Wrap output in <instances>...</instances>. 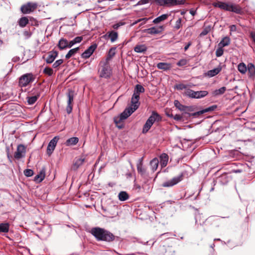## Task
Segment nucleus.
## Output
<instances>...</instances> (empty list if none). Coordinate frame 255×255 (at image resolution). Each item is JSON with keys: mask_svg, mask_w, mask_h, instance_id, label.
<instances>
[{"mask_svg": "<svg viewBox=\"0 0 255 255\" xmlns=\"http://www.w3.org/2000/svg\"><path fill=\"white\" fill-rule=\"evenodd\" d=\"M152 125L153 124H152L150 122H149V121L147 120L143 126L142 132L143 133H146L147 132Z\"/></svg>", "mask_w": 255, "mask_h": 255, "instance_id": "obj_46", "label": "nucleus"}, {"mask_svg": "<svg viewBox=\"0 0 255 255\" xmlns=\"http://www.w3.org/2000/svg\"><path fill=\"white\" fill-rule=\"evenodd\" d=\"M189 12L192 16H194L196 13V11L194 9H191L190 10Z\"/></svg>", "mask_w": 255, "mask_h": 255, "instance_id": "obj_64", "label": "nucleus"}, {"mask_svg": "<svg viewBox=\"0 0 255 255\" xmlns=\"http://www.w3.org/2000/svg\"><path fill=\"white\" fill-rule=\"evenodd\" d=\"M83 40L82 36L76 37L74 39L69 42V48L72 47L74 44L80 43Z\"/></svg>", "mask_w": 255, "mask_h": 255, "instance_id": "obj_44", "label": "nucleus"}, {"mask_svg": "<svg viewBox=\"0 0 255 255\" xmlns=\"http://www.w3.org/2000/svg\"><path fill=\"white\" fill-rule=\"evenodd\" d=\"M24 174L26 177H31L33 175V171L32 169H26L24 171Z\"/></svg>", "mask_w": 255, "mask_h": 255, "instance_id": "obj_53", "label": "nucleus"}, {"mask_svg": "<svg viewBox=\"0 0 255 255\" xmlns=\"http://www.w3.org/2000/svg\"><path fill=\"white\" fill-rule=\"evenodd\" d=\"M40 92H38L36 93V94L34 96L27 97L26 99L28 104L29 105H32L34 104L36 102L38 98L40 97Z\"/></svg>", "mask_w": 255, "mask_h": 255, "instance_id": "obj_20", "label": "nucleus"}, {"mask_svg": "<svg viewBox=\"0 0 255 255\" xmlns=\"http://www.w3.org/2000/svg\"><path fill=\"white\" fill-rule=\"evenodd\" d=\"M143 157H142L138 159L136 163L137 170L138 173L143 178H148L149 174L146 171V169L143 166Z\"/></svg>", "mask_w": 255, "mask_h": 255, "instance_id": "obj_4", "label": "nucleus"}, {"mask_svg": "<svg viewBox=\"0 0 255 255\" xmlns=\"http://www.w3.org/2000/svg\"><path fill=\"white\" fill-rule=\"evenodd\" d=\"M18 23L20 27H24L29 23V20L27 17L23 16L19 18Z\"/></svg>", "mask_w": 255, "mask_h": 255, "instance_id": "obj_40", "label": "nucleus"}, {"mask_svg": "<svg viewBox=\"0 0 255 255\" xmlns=\"http://www.w3.org/2000/svg\"><path fill=\"white\" fill-rule=\"evenodd\" d=\"M173 119L175 120L179 121L181 119V116L179 115L176 114L175 116H174Z\"/></svg>", "mask_w": 255, "mask_h": 255, "instance_id": "obj_63", "label": "nucleus"}, {"mask_svg": "<svg viewBox=\"0 0 255 255\" xmlns=\"http://www.w3.org/2000/svg\"><path fill=\"white\" fill-rule=\"evenodd\" d=\"M80 48L79 47L72 49L69 51L67 54L65 56V58L66 59H69L72 56H74L76 53L78 52Z\"/></svg>", "mask_w": 255, "mask_h": 255, "instance_id": "obj_43", "label": "nucleus"}, {"mask_svg": "<svg viewBox=\"0 0 255 255\" xmlns=\"http://www.w3.org/2000/svg\"><path fill=\"white\" fill-rule=\"evenodd\" d=\"M247 71L249 77L254 79L255 78V66L252 63L248 64Z\"/></svg>", "mask_w": 255, "mask_h": 255, "instance_id": "obj_19", "label": "nucleus"}, {"mask_svg": "<svg viewBox=\"0 0 255 255\" xmlns=\"http://www.w3.org/2000/svg\"><path fill=\"white\" fill-rule=\"evenodd\" d=\"M9 226L10 225L8 223H0V234L8 233L9 230Z\"/></svg>", "mask_w": 255, "mask_h": 255, "instance_id": "obj_27", "label": "nucleus"}, {"mask_svg": "<svg viewBox=\"0 0 255 255\" xmlns=\"http://www.w3.org/2000/svg\"><path fill=\"white\" fill-rule=\"evenodd\" d=\"M105 36H108L112 42H114L118 39V33L117 32L112 30L108 32Z\"/></svg>", "mask_w": 255, "mask_h": 255, "instance_id": "obj_23", "label": "nucleus"}, {"mask_svg": "<svg viewBox=\"0 0 255 255\" xmlns=\"http://www.w3.org/2000/svg\"><path fill=\"white\" fill-rule=\"evenodd\" d=\"M156 66L158 69L164 71L170 70L171 68V64L164 62H159L157 64Z\"/></svg>", "mask_w": 255, "mask_h": 255, "instance_id": "obj_24", "label": "nucleus"}, {"mask_svg": "<svg viewBox=\"0 0 255 255\" xmlns=\"http://www.w3.org/2000/svg\"><path fill=\"white\" fill-rule=\"evenodd\" d=\"M182 174L174 177L171 180L164 182L162 185L165 187H172L180 182L182 180Z\"/></svg>", "mask_w": 255, "mask_h": 255, "instance_id": "obj_11", "label": "nucleus"}, {"mask_svg": "<svg viewBox=\"0 0 255 255\" xmlns=\"http://www.w3.org/2000/svg\"><path fill=\"white\" fill-rule=\"evenodd\" d=\"M58 47L60 50H63L67 47L69 48V42L65 38H61L58 42Z\"/></svg>", "mask_w": 255, "mask_h": 255, "instance_id": "obj_25", "label": "nucleus"}, {"mask_svg": "<svg viewBox=\"0 0 255 255\" xmlns=\"http://www.w3.org/2000/svg\"><path fill=\"white\" fill-rule=\"evenodd\" d=\"M165 27L164 25L153 26L144 29L143 32L151 35L158 34L161 33L164 30Z\"/></svg>", "mask_w": 255, "mask_h": 255, "instance_id": "obj_6", "label": "nucleus"}, {"mask_svg": "<svg viewBox=\"0 0 255 255\" xmlns=\"http://www.w3.org/2000/svg\"><path fill=\"white\" fill-rule=\"evenodd\" d=\"M160 164L162 167L166 166L168 161V156L166 153H162L160 156Z\"/></svg>", "mask_w": 255, "mask_h": 255, "instance_id": "obj_32", "label": "nucleus"}, {"mask_svg": "<svg viewBox=\"0 0 255 255\" xmlns=\"http://www.w3.org/2000/svg\"><path fill=\"white\" fill-rule=\"evenodd\" d=\"M195 91H194L191 89H188L184 92L183 95L188 97L195 99Z\"/></svg>", "mask_w": 255, "mask_h": 255, "instance_id": "obj_47", "label": "nucleus"}, {"mask_svg": "<svg viewBox=\"0 0 255 255\" xmlns=\"http://www.w3.org/2000/svg\"><path fill=\"white\" fill-rule=\"evenodd\" d=\"M45 177V171L41 170L39 174L34 177V180L37 182H41Z\"/></svg>", "mask_w": 255, "mask_h": 255, "instance_id": "obj_35", "label": "nucleus"}, {"mask_svg": "<svg viewBox=\"0 0 255 255\" xmlns=\"http://www.w3.org/2000/svg\"><path fill=\"white\" fill-rule=\"evenodd\" d=\"M112 74L111 67L107 62L104 63L100 72V77L104 78H109Z\"/></svg>", "mask_w": 255, "mask_h": 255, "instance_id": "obj_8", "label": "nucleus"}, {"mask_svg": "<svg viewBox=\"0 0 255 255\" xmlns=\"http://www.w3.org/2000/svg\"><path fill=\"white\" fill-rule=\"evenodd\" d=\"M222 70V67L219 65L217 67L208 71L207 75L209 77H213L218 74Z\"/></svg>", "mask_w": 255, "mask_h": 255, "instance_id": "obj_21", "label": "nucleus"}, {"mask_svg": "<svg viewBox=\"0 0 255 255\" xmlns=\"http://www.w3.org/2000/svg\"><path fill=\"white\" fill-rule=\"evenodd\" d=\"M159 161L157 158H154L150 162V166L152 172L156 170L158 166Z\"/></svg>", "mask_w": 255, "mask_h": 255, "instance_id": "obj_30", "label": "nucleus"}, {"mask_svg": "<svg viewBox=\"0 0 255 255\" xmlns=\"http://www.w3.org/2000/svg\"><path fill=\"white\" fill-rule=\"evenodd\" d=\"M144 91L145 89L142 85L140 84H137L135 86L133 94L139 96L140 93H143L144 92Z\"/></svg>", "mask_w": 255, "mask_h": 255, "instance_id": "obj_34", "label": "nucleus"}, {"mask_svg": "<svg viewBox=\"0 0 255 255\" xmlns=\"http://www.w3.org/2000/svg\"><path fill=\"white\" fill-rule=\"evenodd\" d=\"M247 68L248 65L246 66L243 62L240 63L238 65V70L242 74H244L247 72Z\"/></svg>", "mask_w": 255, "mask_h": 255, "instance_id": "obj_39", "label": "nucleus"}, {"mask_svg": "<svg viewBox=\"0 0 255 255\" xmlns=\"http://www.w3.org/2000/svg\"><path fill=\"white\" fill-rule=\"evenodd\" d=\"M201 218V215H196V216H195V224H196V225H197V227H198L199 225H200L201 226L203 225V224L205 223V221H203L202 222V223L200 222L199 223H198V218Z\"/></svg>", "mask_w": 255, "mask_h": 255, "instance_id": "obj_59", "label": "nucleus"}, {"mask_svg": "<svg viewBox=\"0 0 255 255\" xmlns=\"http://www.w3.org/2000/svg\"><path fill=\"white\" fill-rule=\"evenodd\" d=\"M63 63V60H62V59L57 60L53 64L52 67L54 68H57L60 65H61Z\"/></svg>", "mask_w": 255, "mask_h": 255, "instance_id": "obj_54", "label": "nucleus"}, {"mask_svg": "<svg viewBox=\"0 0 255 255\" xmlns=\"http://www.w3.org/2000/svg\"><path fill=\"white\" fill-rule=\"evenodd\" d=\"M117 207L114 206L111 209H109L108 210H107L106 209H104L103 207H102L103 210L107 214V216L109 217H113V216H115L117 214V213H110V211L111 210H112V209H116Z\"/></svg>", "mask_w": 255, "mask_h": 255, "instance_id": "obj_49", "label": "nucleus"}, {"mask_svg": "<svg viewBox=\"0 0 255 255\" xmlns=\"http://www.w3.org/2000/svg\"><path fill=\"white\" fill-rule=\"evenodd\" d=\"M139 96L133 94L131 99V107H128L118 116L114 119V122L119 128L124 127L123 121L129 117L140 105Z\"/></svg>", "mask_w": 255, "mask_h": 255, "instance_id": "obj_1", "label": "nucleus"}, {"mask_svg": "<svg viewBox=\"0 0 255 255\" xmlns=\"http://www.w3.org/2000/svg\"><path fill=\"white\" fill-rule=\"evenodd\" d=\"M58 56V52L51 51L48 53V56L45 59V61L48 64L52 63Z\"/></svg>", "mask_w": 255, "mask_h": 255, "instance_id": "obj_17", "label": "nucleus"}, {"mask_svg": "<svg viewBox=\"0 0 255 255\" xmlns=\"http://www.w3.org/2000/svg\"><path fill=\"white\" fill-rule=\"evenodd\" d=\"M216 108H217V106H216V105L212 106L209 107H208L207 108H206V109H204L203 110H201V111H198L197 112L194 113L193 114V115H194V116L200 115L203 114L204 113H207V112H208L213 111Z\"/></svg>", "mask_w": 255, "mask_h": 255, "instance_id": "obj_29", "label": "nucleus"}, {"mask_svg": "<svg viewBox=\"0 0 255 255\" xmlns=\"http://www.w3.org/2000/svg\"><path fill=\"white\" fill-rule=\"evenodd\" d=\"M159 3L161 5L172 6L177 4L176 0H160Z\"/></svg>", "mask_w": 255, "mask_h": 255, "instance_id": "obj_26", "label": "nucleus"}, {"mask_svg": "<svg viewBox=\"0 0 255 255\" xmlns=\"http://www.w3.org/2000/svg\"><path fill=\"white\" fill-rule=\"evenodd\" d=\"M58 139L59 137L58 136H55L49 142L47 147V153L49 155H51L54 151Z\"/></svg>", "mask_w": 255, "mask_h": 255, "instance_id": "obj_14", "label": "nucleus"}, {"mask_svg": "<svg viewBox=\"0 0 255 255\" xmlns=\"http://www.w3.org/2000/svg\"><path fill=\"white\" fill-rule=\"evenodd\" d=\"M182 174L174 177L171 180L164 182L162 185L165 187H172L180 182L182 180Z\"/></svg>", "mask_w": 255, "mask_h": 255, "instance_id": "obj_13", "label": "nucleus"}, {"mask_svg": "<svg viewBox=\"0 0 255 255\" xmlns=\"http://www.w3.org/2000/svg\"><path fill=\"white\" fill-rule=\"evenodd\" d=\"M231 39L229 37H224L219 43V46L221 47H225L230 44Z\"/></svg>", "mask_w": 255, "mask_h": 255, "instance_id": "obj_31", "label": "nucleus"}, {"mask_svg": "<svg viewBox=\"0 0 255 255\" xmlns=\"http://www.w3.org/2000/svg\"><path fill=\"white\" fill-rule=\"evenodd\" d=\"M125 24V22L121 21L116 24H114L113 25V27L115 29H118L121 26L124 25Z\"/></svg>", "mask_w": 255, "mask_h": 255, "instance_id": "obj_60", "label": "nucleus"}, {"mask_svg": "<svg viewBox=\"0 0 255 255\" xmlns=\"http://www.w3.org/2000/svg\"><path fill=\"white\" fill-rule=\"evenodd\" d=\"M223 53L224 50L223 49L222 47H220L216 51V55L217 57H220L223 54Z\"/></svg>", "mask_w": 255, "mask_h": 255, "instance_id": "obj_57", "label": "nucleus"}, {"mask_svg": "<svg viewBox=\"0 0 255 255\" xmlns=\"http://www.w3.org/2000/svg\"><path fill=\"white\" fill-rule=\"evenodd\" d=\"M116 49V47H112L110 48L106 59L107 63L115 55Z\"/></svg>", "mask_w": 255, "mask_h": 255, "instance_id": "obj_38", "label": "nucleus"}, {"mask_svg": "<svg viewBox=\"0 0 255 255\" xmlns=\"http://www.w3.org/2000/svg\"><path fill=\"white\" fill-rule=\"evenodd\" d=\"M26 148L23 144H19L16 149V151L14 154V157L16 159H21L25 156Z\"/></svg>", "mask_w": 255, "mask_h": 255, "instance_id": "obj_9", "label": "nucleus"}, {"mask_svg": "<svg viewBox=\"0 0 255 255\" xmlns=\"http://www.w3.org/2000/svg\"><path fill=\"white\" fill-rule=\"evenodd\" d=\"M181 21L182 18L181 17L178 18L175 22V25L173 27L175 30H178L181 27L182 25Z\"/></svg>", "mask_w": 255, "mask_h": 255, "instance_id": "obj_51", "label": "nucleus"}, {"mask_svg": "<svg viewBox=\"0 0 255 255\" xmlns=\"http://www.w3.org/2000/svg\"><path fill=\"white\" fill-rule=\"evenodd\" d=\"M182 174L174 177L171 180L164 182L162 185L165 187H172L180 182L182 180Z\"/></svg>", "mask_w": 255, "mask_h": 255, "instance_id": "obj_12", "label": "nucleus"}, {"mask_svg": "<svg viewBox=\"0 0 255 255\" xmlns=\"http://www.w3.org/2000/svg\"><path fill=\"white\" fill-rule=\"evenodd\" d=\"M175 107L181 111H184L186 109V106L182 105L178 100L174 102Z\"/></svg>", "mask_w": 255, "mask_h": 255, "instance_id": "obj_48", "label": "nucleus"}, {"mask_svg": "<svg viewBox=\"0 0 255 255\" xmlns=\"http://www.w3.org/2000/svg\"><path fill=\"white\" fill-rule=\"evenodd\" d=\"M161 120V116L156 112H152L151 115L147 119V121H149V122L153 124L155 122H159Z\"/></svg>", "mask_w": 255, "mask_h": 255, "instance_id": "obj_18", "label": "nucleus"}, {"mask_svg": "<svg viewBox=\"0 0 255 255\" xmlns=\"http://www.w3.org/2000/svg\"><path fill=\"white\" fill-rule=\"evenodd\" d=\"M208 94L207 91H195V99H200L206 97Z\"/></svg>", "mask_w": 255, "mask_h": 255, "instance_id": "obj_41", "label": "nucleus"}, {"mask_svg": "<svg viewBox=\"0 0 255 255\" xmlns=\"http://www.w3.org/2000/svg\"><path fill=\"white\" fill-rule=\"evenodd\" d=\"M218 180L221 184L225 185L229 182L230 177L227 174H223L218 178Z\"/></svg>", "mask_w": 255, "mask_h": 255, "instance_id": "obj_28", "label": "nucleus"}, {"mask_svg": "<svg viewBox=\"0 0 255 255\" xmlns=\"http://www.w3.org/2000/svg\"><path fill=\"white\" fill-rule=\"evenodd\" d=\"M37 7L35 3L28 2L26 4L21 6L20 9L23 13L27 14L33 11Z\"/></svg>", "mask_w": 255, "mask_h": 255, "instance_id": "obj_7", "label": "nucleus"}, {"mask_svg": "<svg viewBox=\"0 0 255 255\" xmlns=\"http://www.w3.org/2000/svg\"><path fill=\"white\" fill-rule=\"evenodd\" d=\"M211 29V26L210 25L205 27L202 31L201 32L200 35L202 36L207 35L210 31Z\"/></svg>", "mask_w": 255, "mask_h": 255, "instance_id": "obj_50", "label": "nucleus"}, {"mask_svg": "<svg viewBox=\"0 0 255 255\" xmlns=\"http://www.w3.org/2000/svg\"><path fill=\"white\" fill-rule=\"evenodd\" d=\"M187 63V61L185 59H180L177 63V65L178 66H183L186 65Z\"/></svg>", "mask_w": 255, "mask_h": 255, "instance_id": "obj_56", "label": "nucleus"}, {"mask_svg": "<svg viewBox=\"0 0 255 255\" xmlns=\"http://www.w3.org/2000/svg\"><path fill=\"white\" fill-rule=\"evenodd\" d=\"M227 2L221 1H218L214 2L213 5L215 7L220 8L221 9L225 10Z\"/></svg>", "mask_w": 255, "mask_h": 255, "instance_id": "obj_42", "label": "nucleus"}, {"mask_svg": "<svg viewBox=\"0 0 255 255\" xmlns=\"http://www.w3.org/2000/svg\"><path fill=\"white\" fill-rule=\"evenodd\" d=\"M225 10L231 11L237 14H242L243 12L242 7L239 5L232 2H227Z\"/></svg>", "mask_w": 255, "mask_h": 255, "instance_id": "obj_5", "label": "nucleus"}, {"mask_svg": "<svg viewBox=\"0 0 255 255\" xmlns=\"http://www.w3.org/2000/svg\"><path fill=\"white\" fill-rule=\"evenodd\" d=\"M169 15L170 14L168 13L162 14L154 19L152 22L154 24H158L161 22L167 19Z\"/></svg>", "mask_w": 255, "mask_h": 255, "instance_id": "obj_22", "label": "nucleus"}, {"mask_svg": "<svg viewBox=\"0 0 255 255\" xmlns=\"http://www.w3.org/2000/svg\"><path fill=\"white\" fill-rule=\"evenodd\" d=\"M91 233L98 241L111 242L115 239V236L112 233L100 227L92 228Z\"/></svg>", "mask_w": 255, "mask_h": 255, "instance_id": "obj_2", "label": "nucleus"}, {"mask_svg": "<svg viewBox=\"0 0 255 255\" xmlns=\"http://www.w3.org/2000/svg\"><path fill=\"white\" fill-rule=\"evenodd\" d=\"M36 75L32 73L23 74L18 78V85L20 87H25L33 83L36 79Z\"/></svg>", "mask_w": 255, "mask_h": 255, "instance_id": "obj_3", "label": "nucleus"}, {"mask_svg": "<svg viewBox=\"0 0 255 255\" xmlns=\"http://www.w3.org/2000/svg\"><path fill=\"white\" fill-rule=\"evenodd\" d=\"M97 47V45L96 44L91 45L81 54V57L84 59L89 58L94 53Z\"/></svg>", "mask_w": 255, "mask_h": 255, "instance_id": "obj_15", "label": "nucleus"}, {"mask_svg": "<svg viewBox=\"0 0 255 255\" xmlns=\"http://www.w3.org/2000/svg\"><path fill=\"white\" fill-rule=\"evenodd\" d=\"M43 73L49 76H51L53 73V70L51 68L46 67L43 70Z\"/></svg>", "mask_w": 255, "mask_h": 255, "instance_id": "obj_52", "label": "nucleus"}, {"mask_svg": "<svg viewBox=\"0 0 255 255\" xmlns=\"http://www.w3.org/2000/svg\"><path fill=\"white\" fill-rule=\"evenodd\" d=\"M231 31H236L237 30V27L236 25L233 24L230 26Z\"/></svg>", "mask_w": 255, "mask_h": 255, "instance_id": "obj_62", "label": "nucleus"}, {"mask_svg": "<svg viewBox=\"0 0 255 255\" xmlns=\"http://www.w3.org/2000/svg\"><path fill=\"white\" fill-rule=\"evenodd\" d=\"M32 33L30 30H24L23 34L26 39H28L31 37Z\"/></svg>", "mask_w": 255, "mask_h": 255, "instance_id": "obj_58", "label": "nucleus"}, {"mask_svg": "<svg viewBox=\"0 0 255 255\" xmlns=\"http://www.w3.org/2000/svg\"><path fill=\"white\" fill-rule=\"evenodd\" d=\"M134 50L137 53L144 52L147 50V47L144 45H137L134 48Z\"/></svg>", "mask_w": 255, "mask_h": 255, "instance_id": "obj_33", "label": "nucleus"}, {"mask_svg": "<svg viewBox=\"0 0 255 255\" xmlns=\"http://www.w3.org/2000/svg\"><path fill=\"white\" fill-rule=\"evenodd\" d=\"M226 90L225 87H222L219 89H217L212 92V96L216 97L223 94Z\"/></svg>", "mask_w": 255, "mask_h": 255, "instance_id": "obj_37", "label": "nucleus"}, {"mask_svg": "<svg viewBox=\"0 0 255 255\" xmlns=\"http://www.w3.org/2000/svg\"><path fill=\"white\" fill-rule=\"evenodd\" d=\"M151 0H140L138 1L136 5H143L146 3H149Z\"/></svg>", "mask_w": 255, "mask_h": 255, "instance_id": "obj_61", "label": "nucleus"}, {"mask_svg": "<svg viewBox=\"0 0 255 255\" xmlns=\"http://www.w3.org/2000/svg\"><path fill=\"white\" fill-rule=\"evenodd\" d=\"M118 197L120 201H124L128 199L129 196L126 191H121L119 193Z\"/></svg>", "mask_w": 255, "mask_h": 255, "instance_id": "obj_45", "label": "nucleus"}, {"mask_svg": "<svg viewBox=\"0 0 255 255\" xmlns=\"http://www.w3.org/2000/svg\"><path fill=\"white\" fill-rule=\"evenodd\" d=\"M175 87L177 90H182L184 89H186L187 88L188 86L187 85H185L184 84H177L175 86Z\"/></svg>", "mask_w": 255, "mask_h": 255, "instance_id": "obj_55", "label": "nucleus"}, {"mask_svg": "<svg viewBox=\"0 0 255 255\" xmlns=\"http://www.w3.org/2000/svg\"><path fill=\"white\" fill-rule=\"evenodd\" d=\"M67 96L68 97V101L67 106L66 110L67 114H70L72 112L73 109L72 103L74 99V92L72 90H69Z\"/></svg>", "mask_w": 255, "mask_h": 255, "instance_id": "obj_10", "label": "nucleus"}, {"mask_svg": "<svg viewBox=\"0 0 255 255\" xmlns=\"http://www.w3.org/2000/svg\"><path fill=\"white\" fill-rule=\"evenodd\" d=\"M79 141V138L77 137H72L68 139L66 144L68 146L76 145Z\"/></svg>", "mask_w": 255, "mask_h": 255, "instance_id": "obj_36", "label": "nucleus"}, {"mask_svg": "<svg viewBox=\"0 0 255 255\" xmlns=\"http://www.w3.org/2000/svg\"><path fill=\"white\" fill-rule=\"evenodd\" d=\"M85 160V158L83 156L79 158L76 157L72 166V169L73 170H77L83 164Z\"/></svg>", "mask_w": 255, "mask_h": 255, "instance_id": "obj_16", "label": "nucleus"}]
</instances>
